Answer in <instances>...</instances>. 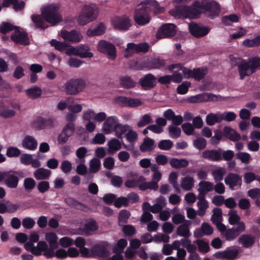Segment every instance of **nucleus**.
<instances>
[{
  "mask_svg": "<svg viewBox=\"0 0 260 260\" xmlns=\"http://www.w3.org/2000/svg\"><path fill=\"white\" fill-rule=\"evenodd\" d=\"M109 244L106 242L95 245L91 249V253L94 255L100 257L105 258L109 254L108 249Z\"/></svg>",
  "mask_w": 260,
  "mask_h": 260,
  "instance_id": "nucleus-16",
  "label": "nucleus"
},
{
  "mask_svg": "<svg viewBox=\"0 0 260 260\" xmlns=\"http://www.w3.org/2000/svg\"><path fill=\"white\" fill-rule=\"evenodd\" d=\"M66 204L72 208L80 210L83 211H87L88 208L85 205L78 202L73 198H67L65 199Z\"/></svg>",
  "mask_w": 260,
  "mask_h": 260,
  "instance_id": "nucleus-28",
  "label": "nucleus"
},
{
  "mask_svg": "<svg viewBox=\"0 0 260 260\" xmlns=\"http://www.w3.org/2000/svg\"><path fill=\"white\" fill-rule=\"evenodd\" d=\"M137 53L136 44L134 43H129L127 45V48L124 52V56L125 57L132 56L134 54Z\"/></svg>",
  "mask_w": 260,
  "mask_h": 260,
  "instance_id": "nucleus-49",
  "label": "nucleus"
},
{
  "mask_svg": "<svg viewBox=\"0 0 260 260\" xmlns=\"http://www.w3.org/2000/svg\"><path fill=\"white\" fill-rule=\"evenodd\" d=\"M21 171H0V183H3L10 188H16L18 185L20 178L23 177Z\"/></svg>",
  "mask_w": 260,
  "mask_h": 260,
  "instance_id": "nucleus-3",
  "label": "nucleus"
},
{
  "mask_svg": "<svg viewBox=\"0 0 260 260\" xmlns=\"http://www.w3.org/2000/svg\"><path fill=\"white\" fill-rule=\"evenodd\" d=\"M131 127L128 124H122L118 123L116 125L115 132L116 135L118 138H122V135L126 132H128Z\"/></svg>",
  "mask_w": 260,
  "mask_h": 260,
  "instance_id": "nucleus-40",
  "label": "nucleus"
},
{
  "mask_svg": "<svg viewBox=\"0 0 260 260\" xmlns=\"http://www.w3.org/2000/svg\"><path fill=\"white\" fill-rule=\"evenodd\" d=\"M229 223L231 225L239 226L240 223H243L245 229H246L245 224L243 221H240V217L237 214L236 211H230L229 213Z\"/></svg>",
  "mask_w": 260,
  "mask_h": 260,
  "instance_id": "nucleus-35",
  "label": "nucleus"
},
{
  "mask_svg": "<svg viewBox=\"0 0 260 260\" xmlns=\"http://www.w3.org/2000/svg\"><path fill=\"white\" fill-rule=\"evenodd\" d=\"M60 36L64 40L73 43H78L82 38L81 34L75 29L70 31L62 30L61 31Z\"/></svg>",
  "mask_w": 260,
  "mask_h": 260,
  "instance_id": "nucleus-18",
  "label": "nucleus"
},
{
  "mask_svg": "<svg viewBox=\"0 0 260 260\" xmlns=\"http://www.w3.org/2000/svg\"><path fill=\"white\" fill-rule=\"evenodd\" d=\"M154 141L150 138L149 137L145 138L143 142L141 144L140 146V150L142 152L150 151L153 149V145Z\"/></svg>",
  "mask_w": 260,
  "mask_h": 260,
  "instance_id": "nucleus-37",
  "label": "nucleus"
},
{
  "mask_svg": "<svg viewBox=\"0 0 260 260\" xmlns=\"http://www.w3.org/2000/svg\"><path fill=\"white\" fill-rule=\"evenodd\" d=\"M16 29H18V27L14 26L9 22H3L0 25V31L3 34H6L8 32Z\"/></svg>",
  "mask_w": 260,
  "mask_h": 260,
  "instance_id": "nucleus-47",
  "label": "nucleus"
},
{
  "mask_svg": "<svg viewBox=\"0 0 260 260\" xmlns=\"http://www.w3.org/2000/svg\"><path fill=\"white\" fill-rule=\"evenodd\" d=\"M177 26L173 23H165L161 25L156 34L157 39L168 38L174 36Z\"/></svg>",
  "mask_w": 260,
  "mask_h": 260,
  "instance_id": "nucleus-10",
  "label": "nucleus"
},
{
  "mask_svg": "<svg viewBox=\"0 0 260 260\" xmlns=\"http://www.w3.org/2000/svg\"><path fill=\"white\" fill-rule=\"evenodd\" d=\"M193 146L199 150L204 149L207 145V141L203 138H200L194 140L193 142Z\"/></svg>",
  "mask_w": 260,
  "mask_h": 260,
  "instance_id": "nucleus-64",
  "label": "nucleus"
},
{
  "mask_svg": "<svg viewBox=\"0 0 260 260\" xmlns=\"http://www.w3.org/2000/svg\"><path fill=\"white\" fill-rule=\"evenodd\" d=\"M36 181L30 177L26 178L24 180L23 186L26 191L30 192L36 186Z\"/></svg>",
  "mask_w": 260,
  "mask_h": 260,
  "instance_id": "nucleus-54",
  "label": "nucleus"
},
{
  "mask_svg": "<svg viewBox=\"0 0 260 260\" xmlns=\"http://www.w3.org/2000/svg\"><path fill=\"white\" fill-rule=\"evenodd\" d=\"M101 167V161L96 158L92 159L90 161L89 171L92 173H95L99 171Z\"/></svg>",
  "mask_w": 260,
  "mask_h": 260,
  "instance_id": "nucleus-52",
  "label": "nucleus"
},
{
  "mask_svg": "<svg viewBox=\"0 0 260 260\" xmlns=\"http://www.w3.org/2000/svg\"><path fill=\"white\" fill-rule=\"evenodd\" d=\"M115 103L120 107H136L142 104L141 101L137 99L118 96L114 99Z\"/></svg>",
  "mask_w": 260,
  "mask_h": 260,
  "instance_id": "nucleus-14",
  "label": "nucleus"
},
{
  "mask_svg": "<svg viewBox=\"0 0 260 260\" xmlns=\"http://www.w3.org/2000/svg\"><path fill=\"white\" fill-rule=\"evenodd\" d=\"M98 8L94 5H85L78 16V22L81 25H85L94 20L98 17Z\"/></svg>",
  "mask_w": 260,
  "mask_h": 260,
  "instance_id": "nucleus-6",
  "label": "nucleus"
},
{
  "mask_svg": "<svg viewBox=\"0 0 260 260\" xmlns=\"http://www.w3.org/2000/svg\"><path fill=\"white\" fill-rule=\"evenodd\" d=\"M98 50L110 56L111 59H115L116 56V47L112 43L105 40H101L98 45Z\"/></svg>",
  "mask_w": 260,
  "mask_h": 260,
  "instance_id": "nucleus-13",
  "label": "nucleus"
},
{
  "mask_svg": "<svg viewBox=\"0 0 260 260\" xmlns=\"http://www.w3.org/2000/svg\"><path fill=\"white\" fill-rule=\"evenodd\" d=\"M243 60L240 57H233L232 64L238 67L240 78L243 80L246 76H250L255 72V67L252 66V58L248 62H241Z\"/></svg>",
  "mask_w": 260,
  "mask_h": 260,
  "instance_id": "nucleus-8",
  "label": "nucleus"
},
{
  "mask_svg": "<svg viewBox=\"0 0 260 260\" xmlns=\"http://www.w3.org/2000/svg\"><path fill=\"white\" fill-rule=\"evenodd\" d=\"M222 149L206 150L202 153V157L208 160L213 161H219L222 159Z\"/></svg>",
  "mask_w": 260,
  "mask_h": 260,
  "instance_id": "nucleus-21",
  "label": "nucleus"
},
{
  "mask_svg": "<svg viewBox=\"0 0 260 260\" xmlns=\"http://www.w3.org/2000/svg\"><path fill=\"white\" fill-rule=\"evenodd\" d=\"M50 44L51 46L54 47L55 49L60 52H64L68 47L66 43L61 42L56 40L55 39H52L50 41Z\"/></svg>",
  "mask_w": 260,
  "mask_h": 260,
  "instance_id": "nucleus-50",
  "label": "nucleus"
},
{
  "mask_svg": "<svg viewBox=\"0 0 260 260\" xmlns=\"http://www.w3.org/2000/svg\"><path fill=\"white\" fill-rule=\"evenodd\" d=\"M198 245L199 250L201 252L207 253L210 250V247L208 243L202 240L198 239L196 241Z\"/></svg>",
  "mask_w": 260,
  "mask_h": 260,
  "instance_id": "nucleus-60",
  "label": "nucleus"
},
{
  "mask_svg": "<svg viewBox=\"0 0 260 260\" xmlns=\"http://www.w3.org/2000/svg\"><path fill=\"white\" fill-rule=\"evenodd\" d=\"M11 39L16 44L27 46L30 44L27 32L25 31L20 32L19 29L15 30V32L11 35Z\"/></svg>",
  "mask_w": 260,
  "mask_h": 260,
  "instance_id": "nucleus-17",
  "label": "nucleus"
},
{
  "mask_svg": "<svg viewBox=\"0 0 260 260\" xmlns=\"http://www.w3.org/2000/svg\"><path fill=\"white\" fill-rule=\"evenodd\" d=\"M98 226L95 220L92 219L84 224V231L86 233L94 232L98 230Z\"/></svg>",
  "mask_w": 260,
  "mask_h": 260,
  "instance_id": "nucleus-55",
  "label": "nucleus"
},
{
  "mask_svg": "<svg viewBox=\"0 0 260 260\" xmlns=\"http://www.w3.org/2000/svg\"><path fill=\"white\" fill-rule=\"evenodd\" d=\"M31 18L37 28L44 30L48 27V25L42 15H32Z\"/></svg>",
  "mask_w": 260,
  "mask_h": 260,
  "instance_id": "nucleus-30",
  "label": "nucleus"
},
{
  "mask_svg": "<svg viewBox=\"0 0 260 260\" xmlns=\"http://www.w3.org/2000/svg\"><path fill=\"white\" fill-rule=\"evenodd\" d=\"M169 164L173 168L179 169L186 167L188 165L189 162L184 158H173L170 160Z\"/></svg>",
  "mask_w": 260,
  "mask_h": 260,
  "instance_id": "nucleus-31",
  "label": "nucleus"
},
{
  "mask_svg": "<svg viewBox=\"0 0 260 260\" xmlns=\"http://www.w3.org/2000/svg\"><path fill=\"white\" fill-rule=\"evenodd\" d=\"M222 210L219 208H215L213 210V214L211 218V221L213 224L218 222H222L223 218L222 217Z\"/></svg>",
  "mask_w": 260,
  "mask_h": 260,
  "instance_id": "nucleus-43",
  "label": "nucleus"
},
{
  "mask_svg": "<svg viewBox=\"0 0 260 260\" xmlns=\"http://www.w3.org/2000/svg\"><path fill=\"white\" fill-rule=\"evenodd\" d=\"M213 228L207 222H203L201 228L196 230L194 232V236L196 238H201L204 235L209 236L213 234Z\"/></svg>",
  "mask_w": 260,
  "mask_h": 260,
  "instance_id": "nucleus-23",
  "label": "nucleus"
},
{
  "mask_svg": "<svg viewBox=\"0 0 260 260\" xmlns=\"http://www.w3.org/2000/svg\"><path fill=\"white\" fill-rule=\"evenodd\" d=\"M51 174L50 170L44 168H40L37 169L34 173V177L37 180H44L49 179Z\"/></svg>",
  "mask_w": 260,
  "mask_h": 260,
  "instance_id": "nucleus-29",
  "label": "nucleus"
},
{
  "mask_svg": "<svg viewBox=\"0 0 260 260\" xmlns=\"http://www.w3.org/2000/svg\"><path fill=\"white\" fill-rule=\"evenodd\" d=\"M127 245V242L126 240L120 239L118 241L117 245L113 247V252L115 253H122Z\"/></svg>",
  "mask_w": 260,
  "mask_h": 260,
  "instance_id": "nucleus-45",
  "label": "nucleus"
},
{
  "mask_svg": "<svg viewBox=\"0 0 260 260\" xmlns=\"http://www.w3.org/2000/svg\"><path fill=\"white\" fill-rule=\"evenodd\" d=\"M26 93L29 97L32 99H37L41 96L42 89L38 86H35L28 89L26 90Z\"/></svg>",
  "mask_w": 260,
  "mask_h": 260,
  "instance_id": "nucleus-48",
  "label": "nucleus"
},
{
  "mask_svg": "<svg viewBox=\"0 0 260 260\" xmlns=\"http://www.w3.org/2000/svg\"><path fill=\"white\" fill-rule=\"evenodd\" d=\"M22 145L25 149L34 150L37 147L38 143L32 136H26L22 141Z\"/></svg>",
  "mask_w": 260,
  "mask_h": 260,
  "instance_id": "nucleus-27",
  "label": "nucleus"
},
{
  "mask_svg": "<svg viewBox=\"0 0 260 260\" xmlns=\"http://www.w3.org/2000/svg\"><path fill=\"white\" fill-rule=\"evenodd\" d=\"M55 122V118L53 117L46 118L38 116L32 121L31 126L36 130L51 128L54 127Z\"/></svg>",
  "mask_w": 260,
  "mask_h": 260,
  "instance_id": "nucleus-9",
  "label": "nucleus"
},
{
  "mask_svg": "<svg viewBox=\"0 0 260 260\" xmlns=\"http://www.w3.org/2000/svg\"><path fill=\"white\" fill-rule=\"evenodd\" d=\"M147 70L160 69L165 67L166 60L160 57L147 59Z\"/></svg>",
  "mask_w": 260,
  "mask_h": 260,
  "instance_id": "nucleus-22",
  "label": "nucleus"
},
{
  "mask_svg": "<svg viewBox=\"0 0 260 260\" xmlns=\"http://www.w3.org/2000/svg\"><path fill=\"white\" fill-rule=\"evenodd\" d=\"M197 3H201V1H196L190 6L186 5L176 6L174 9L170 11L172 15L174 16H182L191 19L199 18L203 13L202 7H198Z\"/></svg>",
  "mask_w": 260,
  "mask_h": 260,
  "instance_id": "nucleus-2",
  "label": "nucleus"
},
{
  "mask_svg": "<svg viewBox=\"0 0 260 260\" xmlns=\"http://www.w3.org/2000/svg\"><path fill=\"white\" fill-rule=\"evenodd\" d=\"M163 116L168 120H171L174 126H179L183 122V117L181 115H175L171 109H168L164 111Z\"/></svg>",
  "mask_w": 260,
  "mask_h": 260,
  "instance_id": "nucleus-19",
  "label": "nucleus"
},
{
  "mask_svg": "<svg viewBox=\"0 0 260 260\" xmlns=\"http://www.w3.org/2000/svg\"><path fill=\"white\" fill-rule=\"evenodd\" d=\"M86 86V81L81 78H72L67 81L63 86L66 93L68 95H77L82 92Z\"/></svg>",
  "mask_w": 260,
  "mask_h": 260,
  "instance_id": "nucleus-5",
  "label": "nucleus"
},
{
  "mask_svg": "<svg viewBox=\"0 0 260 260\" xmlns=\"http://www.w3.org/2000/svg\"><path fill=\"white\" fill-rule=\"evenodd\" d=\"M168 130L170 136L173 139H177L181 135V129L177 126L171 125L169 126Z\"/></svg>",
  "mask_w": 260,
  "mask_h": 260,
  "instance_id": "nucleus-51",
  "label": "nucleus"
},
{
  "mask_svg": "<svg viewBox=\"0 0 260 260\" xmlns=\"http://www.w3.org/2000/svg\"><path fill=\"white\" fill-rule=\"evenodd\" d=\"M114 24L116 28L121 30H127L131 26L130 19L126 16L116 18Z\"/></svg>",
  "mask_w": 260,
  "mask_h": 260,
  "instance_id": "nucleus-25",
  "label": "nucleus"
},
{
  "mask_svg": "<svg viewBox=\"0 0 260 260\" xmlns=\"http://www.w3.org/2000/svg\"><path fill=\"white\" fill-rule=\"evenodd\" d=\"M196 5L198 7H202L203 14L211 19L218 16L220 12L219 4L213 1L202 0L201 3H197Z\"/></svg>",
  "mask_w": 260,
  "mask_h": 260,
  "instance_id": "nucleus-7",
  "label": "nucleus"
},
{
  "mask_svg": "<svg viewBox=\"0 0 260 260\" xmlns=\"http://www.w3.org/2000/svg\"><path fill=\"white\" fill-rule=\"evenodd\" d=\"M129 65L130 68L134 70H147V59H134L129 62Z\"/></svg>",
  "mask_w": 260,
  "mask_h": 260,
  "instance_id": "nucleus-33",
  "label": "nucleus"
},
{
  "mask_svg": "<svg viewBox=\"0 0 260 260\" xmlns=\"http://www.w3.org/2000/svg\"><path fill=\"white\" fill-rule=\"evenodd\" d=\"M238 242L242 244L243 247L248 248L254 244L255 238L251 235L243 234L240 236L238 239Z\"/></svg>",
  "mask_w": 260,
  "mask_h": 260,
  "instance_id": "nucleus-26",
  "label": "nucleus"
},
{
  "mask_svg": "<svg viewBox=\"0 0 260 260\" xmlns=\"http://www.w3.org/2000/svg\"><path fill=\"white\" fill-rule=\"evenodd\" d=\"M239 21V17L235 14H231L228 16H224L222 18V23L226 25L230 26L234 22H237Z\"/></svg>",
  "mask_w": 260,
  "mask_h": 260,
  "instance_id": "nucleus-46",
  "label": "nucleus"
},
{
  "mask_svg": "<svg viewBox=\"0 0 260 260\" xmlns=\"http://www.w3.org/2000/svg\"><path fill=\"white\" fill-rule=\"evenodd\" d=\"M117 118L116 116H110L108 117L105 121L103 130L105 134H108L113 132L115 129L116 125H117Z\"/></svg>",
  "mask_w": 260,
  "mask_h": 260,
  "instance_id": "nucleus-24",
  "label": "nucleus"
},
{
  "mask_svg": "<svg viewBox=\"0 0 260 260\" xmlns=\"http://www.w3.org/2000/svg\"><path fill=\"white\" fill-rule=\"evenodd\" d=\"M59 7L55 4L48 5L42 9V15L45 21L54 25L62 21Z\"/></svg>",
  "mask_w": 260,
  "mask_h": 260,
  "instance_id": "nucleus-4",
  "label": "nucleus"
},
{
  "mask_svg": "<svg viewBox=\"0 0 260 260\" xmlns=\"http://www.w3.org/2000/svg\"><path fill=\"white\" fill-rule=\"evenodd\" d=\"M108 151L110 153L113 154L121 148L120 141L115 138L111 139L108 143Z\"/></svg>",
  "mask_w": 260,
  "mask_h": 260,
  "instance_id": "nucleus-39",
  "label": "nucleus"
},
{
  "mask_svg": "<svg viewBox=\"0 0 260 260\" xmlns=\"http://www.w3.org/2000/svg\"><path fill=\"white\" fill-rule=\"evenodd\" d=\"M45 239L49 243L50 247L54 248L58 247L57 237L54 233H47L45 234Z\"/></svg>",
  "mask_w": 260,
  "mask_h": 260,
  "instance_id": "nucleus-41",
  "label": "nucleus"
},
{
  "mask_svg": "<svg viewBox=\"0 0 260 260\" xmlns=\"http://www.w3.org/2000/svg\"><path fill=\"white\" fill-rule=\"evenodd\" d=\"M244 181L246 183L249 184L253 181L256 180L260 183V176L256 177L254 173L252 172H247L244 174Z\"/></svg>",
  "mask_w": 260,
  "mask_h": 260,
  "instance_id": "nucleus-63",
  "label": "nucleus"
},
{
  "mask_svg": "<svg viewBox=\"0 0 260 260\" xmlns=\"http://www.w3.org/2000/svg\"><path fill=\"white\" fill-rule=\"evenodd\" d=\"M242 177L239 175L234 173H230L225 178L224 182L232 189H234L235 187L241 185Z\"/></svg>",
  "mask_w": 260,
  "mask_h": 260,
  "instance_id": "nucleus-20",
  "label": "nucleus"
},
{
  "mask_svg": "<svg viewBox=\"0 0 260 260\" xmlns=\"http://www.w3.org/2000/svg\"><path fill=\"white\" fill-rule=\"evenodd\" d=\"M152 122V120L150 115L148 114H145L139 121L137 123V126L138 127H142Z\"/></svg>",
  "mask_w": 260,
  "mask_h": 260,
  "instance_id": "nucleus-57",
  "label": "nucleus"
},
{
  "mask_svg": "<svg viewBox=\"0 0 260 260\" xmlns=\"http://www.w3.org/2000/svg\"><path fill=\"white\" fill-rule=\"evenodd\" d=\"M164 7L159 6L158 3L154 0H147L143 2L142 6L135 10L134 18L139 25H144L150 22L149 16L151 11L155 14L164 12Z\"/></svg>",
  "mask_w": 260,
  "mask_h": 260,
  "instance_id": "nucleus-1",
  "label": "nucleus"
},
{
  "mask_svg": "<svg viewBox=\"0 0 260 260\" xmlns=\"http://www.w3.org/2000/svg\"><path fill=\"white\" fill-rule=\"evenodd\" d=\"M191 86L190 82L188 81L183 82L177 88V92L180 94H184L188 91L189 87Z\"/></svg>",
  "mask_w": 260,
  "mask_h": 260,
  "instance_id": "nucleus-62",
  "label": "nucleus"
},
{
  "mask_svg": "<svg viewBox=\"0 0 260 260\" xmlns=\"http://www.w3.org/2000/svg\"><path fill=\"white\" fill-rule=\"evenodd\" d=\"M173 145V143L170 140H161L158 144V148L163 150H170Z\"/></svg>",
  "mask_w": 260,
  "mask_h": 260,
  "instance_id": "nucleus-61",
  "label": "nucleus"
},
{
  "mask_svg": "<svg viewBox=\"0 0 260 260\" xmlns=\"http://www.w3.org/2000/svg\"><path fill=\"white\" fill-rule=\"evenodd\" d=\"M225 173V170L223 168H220L212 171V175L215 181L216 182L221 181L223 178Z\"/></svg>",
  "mask_w": 260,
  "mask_h": 260,
  "instance_id": "nucleus-58",
  "label": "nucleus"
},
{
  "mask_svg": "<svg viewBox=\"0 0 260 260\" xmlns=\"http://www.w3.org/2000/svg\"><path fill=\"white\" fill-rule=\"evenodd\" d=\"M119 83L122 87L130 89L136 86L137 83L128 76H122L119 79Z\"/></svg>",
  "mask_w": 260,
  "mask_h": 260,
  "instance_id": "nucleus-32",
  "label": "nucleus"
},
{
  "mask_svg": "<svg viewBox=\"0 0 260 260\" xmlns=\"http://www.w3.org/2000/svg\"><path fill=\"white\" fill-rule=\"evenodd\" d=\"M176 233L185 238H189L191 235L187 225L185 224L180 225L177 229Z\"/></svg>",
  "mask_w": 260,
  "mask_h": 260,
  "instance_id": "nucleus-44",
  "label": "nucleus"
},
{
  "mask_svg": "<svg viewBox=\"0 0 260 260\" xmlns=\"http://www.w3.org/2000/svg\"><path fill=\"white\" fill-rule=\"evenodd\" d=\"M138 83L143 89L150 90L156 85L157 79L154 75L148 73L141 77L139 79Z\"/></svg>",
  "mask_w": 260,
  "mask_h": 260,
  "instance_id": "nucleus-11",
  "label": "nucleus"
},
{
  "mask_svg": "<svg viewBox=\"0 0 260 260\" xmlns=\"http://www.w3.org/2000/svg\"><path fill=\"white\" fill-rule=\"evenodd\" d=\"M194 181L192 177L190 176H185L183 178L180 186L181 188L185 190H190L194 185Z\"/></svg>",
  "mask_w": 260,
  "mask_h": 260,
  "instance_id": "nucleus-38",
  "label": "nucleus"
},
{
  "mask_svg": "<svg viewBox=\"0 0 260 260\" xmlns=\"http://www.w3.org/2000/svg\"><path fill=\"white\" fill-rule=\"evenodd\" d=\"M21 154V151L17 147L11 146L8 148L6 155L9 157H16Z\"/></svg>",
  "mask_w": 260,
  "mask_h": 260,
  "instance_id": "nucleus-59",
  "label": "nucleus"
},
{
  "mask_svg": "<svg viewBox=\"0 0 260 260\" xmlns=\"http://www.w3.org/2000/svg\"><path fill=\"white\" fill-rule=\"evenodd\" d=\"M245 230L243 223H240L239 226H234L228 229L222 237L224 238L226 241H232L235 240Z\"/></svg>",
  "mask_w": 260,
  "mask_h": 260,
  "instance_id": "nucleus-12",
  "label": "nucleus"
},
{
  "mask_svg": "<svg viewBox=\"0 0 260 260\" xmlns=\"http://www.w3.org/2000/svg\"><path fill=\"white\" fill-rule=\"evenodd\" d=\"M189 30L193 36L200 38L207 35L209 32L210 28L197 23H190L189 25Z\"/></svg>",
  "mask_w": 260,
  "mask_h": 260,
  "instance_id": "nucleus-15",
  "label": "nucleus"
},
{
  "mask_svg": "<svg viewBox=\"0 0 260 260\" xmlns=\"http://www.w3.org/2000/svg\"><path fill=\"white\" fill-rule=\"evenodd\" d=\"M89 47L87 45H81L77 46L78 56L81 58H91L93 57L92 53L89 51Z\"/></svg>",
  "mask_w": 260,
  "mask_h": 260,
  "instance_id": "nucleus-34",
  "label": "nucleus"
},
{
  "mask_svg": "<svg viewBox=\"0 0 260 260\" xmlns=\"http://www.w3.org/2000/svg\"><path fill=\"white\" fill-rule=\"evenodd\" d=\"M193 77L196 81H200L203 80L208 73L206 68H198L193 69Z\"/></svg>",
  "mask_w": 260,
  "mask_h": 260,
  "instance_id": "nucleus-36",
  "label": "nucleus"
},
{
  "mask_svg": "<svg viewBox=\"0 0 260 260\" xmlns=\"http://www.w3.org/2000/svg\"><path fill=\"white\" fill-rule=\"evenodd\" d=\"M199 188L198 190L205 192V193L211 191L213 189V184L212 182L207 181H202L199 183Z\"/></svg>",
  "mask_w": 260,
  "mask_h": 260,
  "instance_id": "nucleus-42",
  "label": "nucleus"
},
{
  "mask_svg": "<svg viewBox=\"0 0 260 260\" xmlns=\"http://www.w3.org/2000/svg\"><path fill=\"white\" fill-rule=\"evenodd\" d=\"M105 32V27L103 24H100L96 28L93 29H88L87 34L88 36L93 37L100 36Z\"/></svg>",
  "mask_w": 260,
  "mask_h": 260,
  "instance_id": "nucleus-53",
  "label": "nucleus"
},
{
  "mask_svg": "<svg viewBox=\"0 0 260 260\" xmlns=\"http://www.w3.org/2000/svg\"><path fill=\"white\" fill-rule=\"evenodd\" d=\"M226 259L234 260L237 258L239 254V251L237 248L232 249L231 247L227 248L225 250Z\"/></svg>",
  "mask_w": 260,
  "mask_h": 260,
  "instance_id": "nucleus-56",
  "label": "nucleus"
}]
</instances>
